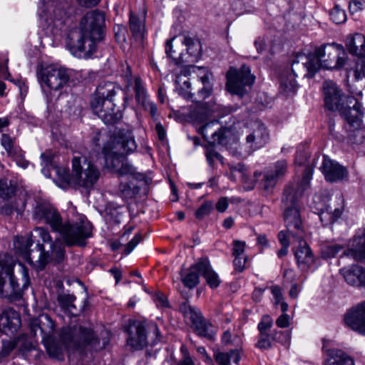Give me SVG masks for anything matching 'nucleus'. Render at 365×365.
<instances>
[{
	"mask_svg": "<svg viewBox=\"0 0 365 365\" xmlns=\"http://www.w3.org/2000/svg\"><path fill=\"white\" fill-rule=\"evenodd\" d=\"M292 73L286 77H282L280 79L281 88L287 95L294 94L297 89V83L295 80L297 75L293 69H292Z\"/></svg>",
	"mask_w": 365,
	"mask_h": 365,
	"instance_id": "nucleus-39",
	"label": "nucleus"
},
{
	"mask_svg": "<svg viewBox=\"0 0 365 365\" xmlns=\"http://www.w3.org/2000/svg\"><path fill=\"white\" fill-rule=\"evenodd\" d=\"M291 338L289 331L273 330L272 332H259L255 346L262 350L269 349L272 347V341L281 344L287 342Z\"/></svg>",
	"mask_w": 365,
	"mask_h": 365,
	"instance_id": "nucleus-22",
	"label": "nucleus"
},
{
	"mask_svg": "<svg viewBox=\"0 0 365 365\" xmlns=\"http://www.w3.org/2000/svg\"><path fill=\"white\" fill-rule=\"evenodd\" d=\"M21 325V317L18 312L11 307L0 310V331L10 335L17 332Z\"/></svg>",
	"mask_w": 365,
	"mask_h": 365,
	"instance_id": "nucleus-21",
	"label": "nucleus"
},
{
	"mask_svg": "<svg viewBox=\"0 0 365 365\" xmlns=\"http://www.w3.org/2000/svg\"><path fill=\"white\" fill-rule=\"evenodd\" d=\"M34 230L38 234V237L41 239L43 242L50 243V245L53 243L52 241V237L47 229L38 227H36Z\"/></svg>",
	"mask_w": 365,
	"mask_h": 365,
	"instance_id": "nucleus-62",
	"label": "nucleus"
},
{
	"mask_svg": "<svg viewBox=\"0 0 365 365\" xmlns=\"http://www.w3.org/2000/svg\"><path fill=\"white\" fill-rule=\"evenodd\" d=\"M324 365H355L353 359L341 349H329Z\"/></svg>",
	"mask_w": 365,
	"mask_h": 365,
	"instance_id": "nucleus-32",
	"label": "nucleus"
},
{
	"mask_svg": "<svg viewBox=\"0 0 365 365\" xmlns=\"http://www.w3.org/2000/svg\"><path fill=\"white\" fill-rule=\"evenodd\" d=\"M138 148L133 132L119 129L115 131L102 148L105 167L120 176L136 178V169L127 163V156L133 153Z\"/></svg>",
	"mask_w": 365,
	"mask_h": 365,
	"instance_id": "nucleus-3",
	"label": "nucleus"
},
{
	"mask_svg": "<svg viewBox=\"0 0 365 365\" xmlns=\"http://www.w3.org/2000/svg\"><path fill=\"white\" fill-rule=\"evenodd\" d=\"M129 29L135 38L142 39L145 29V18L140 17L138 14L133 11H130Z\"/></svg>",
	"mask_w": 365,
	"mask_h": 365,
	"instance_id": "nucleus-34",
	"label": "nucleus"
},
{
	"mask_svg": "<svg viewBox=\"0 0 365 365\" xmlns=\"http://www.w3.org/2000/svg\"><path fill=\"white\" fill-rule=\"evenodd\" d=\"M319 216L324 226H327L329 225L334 223V221L332 220L331 214L327 209V205L324 206L323 209H322Z\"/></svg>",
	"mask_w": 365,
	"mask_h": 365,
	"instance_id": "nucleus-63",
	"label": "nucleus"
},
{
	"mask_svg": "<svg viewBox=\"0 0 365 365\" xmlns=\"http://www.w3.org/2000/svg\"><path fill=\"white\" fill-rule=\"evenodd\" d=\"M63 242H64L63 241ZM65 246H67L65 243H62L59 240H55L53 243L50 245L51 255H49L56 263H61L66 257V249Z\"/></svg>",
	"mask_w": 365,
	"mask_h": 365,
	"instance_id": "nucleus-41",
	"label": "nucleus"
},
{
	"mask_svg": "<svg viewBox=\"0 0 365 365\" xmlns=\"http://www.w3.org/2000/svg\"><path fill=\"white\" fill-rule=\"evenodd\" d=\"M153 331L157 339L154 341H159L158 336L160 334L159 328L156 324H148L144 321L132 320L129 322L128 326L125 329L128 334L127 345L133 350H142L148 344V331Z\"/></svg>",
	"mask_w": 365,
	"mask_h": 365,
	"instance_id": "nucleus-9",
	"label": "nucleus"
},
{
	"mask_svg": "<svg viewBox=\"0 0 365 365\" xmlns=\"http://www.w3.org/2000/svg\"><path fill=\"white\" fill-rule=\"evenodd\" d=\"M352 245L349 250L351 255L356 261L365 262V228L354 236Z\"/></svg>",
	"mask_w": 365,
	"mask_h": 365,
	"instance_id": "nucleus-31",
	"label": "nucleus"
},
{
	"mask_svg": "<svg viewBox=\"0 0 365 365\" xmlns=\"http://www.w3.org/2000/svg\"><path fill=\"white\" fill-rule=\"evenodd\" d=\"M14 267L12 264L0 267V295L11 302L21 299L31 285L29 269L24 264H19L21 284L14 275Z\"/></svg>",
	"mask_w": 365,
	"mask_h": 365,
	"instance_id": "nucleus-7",
	"label": "nucleus"
},
{
	"mask_svg": "<svg viewBox=\"0 0 365 365\" xmlns=\"http://www.w3.org/2000/svg\"><path fill=\"white\" fill-rule=\"evenodd\" d=\"M273 319L268 315L264 314L262 317L260 322L257 324V330L259 332L265 331L270 332L273 326Z\"/></svg>",
	"mask_w": 365,
	"mask_h": 365,
	"instance_id": "nucleus-56",
	"label": "nucleus"
},
{
	"mask_svg": "<svg viewBox=\"0 0 365 365\" xmlns=\"http://www.w3.org/2000/svg\"><path fill=\"white\" fill-rule=\"evenodd\" d=\"M17 346L18 341L16 339H3L0 349V363L7 361Z\"/></svg>",
	"mask_w": 365,
	"mask_h": 365,
	"instance_id": "nucleus-40",
	"label": "nucleus"
},
{
	"mask_svg": "<svg viewBox=\"0 0 365 365\" xmlns=\"http://www.w3.org/2000/svg\"><path fill=\"white\" fill-rule=\"evenodd\" d=\"M213 210V203L211 201H205L202 204L195 212L197 219L202 220L205 216L210 214Z\"/></svg>",
	"mask_w": 365,
	"mask_h": 365,
	"instance_id": "nucleus-53",
	"label": "nucleus"
},
{
	"mask_svg": "<svg viewBox=\"0 0 365 365\" xmlns=\"http://www.w3.org/2000/svg\"><path fill=\"white\" fill-rule=\"evenodd\" d=\"M198 268L201 276L205 279L207 286L215 289L220 287L222 281L217 273L212 269L207 257L198 259Z\"/></svg>",
	"mask_w": 365,
	"mask_h": 365,
	"instance_id": "nucleus-25",
	"label": "nucleus"
},
{
	"mask_svg": "<svg viewBox=\"0 0 365 365\" xmlns=\"http://www.w3.org/2000/svg\"><path fill=\"white\" fill-rule=\"evenodd\" d=\"M37 78L41 86L58 91L68 83L70 75L65 68L49 65L37 71Z\"/></svg>",
	"mask_w": 365,
	"mask_h": 365,
	"instance_id": "nucleus-12",
	"label": "nucleus"
},
{
	"mask_svg": "<svg viewBox=\"0 0 365 365\" xmlns=\"http://www.w3.org/2000/svg\"><path fill=\"white\" fill-rule=\"evenodd\" d=\"M144 110L149 112L153 120H157L158 108L155 103L151 101H145L143 103Z\"/></svg>",
	"mask_w": 365,
	"mask_h": 365,
	"instance_id": "nucleus-64",
	"label": "nucleus"
},
{
	"mask_svg": "<svg viewBox=\"0 0 365 365\" xmlns=\"http://www.w3.org/2000/svg\"><path fill=\"white\" fill-rule=\"evenodd\" d=\"M33 218L38 222L48 225L51 230L58 232L67 247H86L92 237L93 226L88 220L63 222L58 210L46 202L37 204L33 212Z\"/></svg>",
	"mask_w": 365,
	"mask_h": 365,
	"instance_id": "nucleus-1",
	"label": "nucleus"
},
{
	"mask_svg": "<svg viewBox=\"0 0 365 365\" xmlns=\"http://www.w3.org/2000/svg\"><path fill=\"white\" fill-rule=\"evenodd\" d=\"M141 240L142 236L140 233L135 234L133 238L126 245H125L123 254L125 255H129L134 250V248L139 244Z\"/></svg>",
	"mask_w": 365,
	"mask_h": 365,
	"instance_id": "nucleus-61",
	"label": "nucleus"
},
{
	"mask_svg": "<svg viewBox=\"0 0 365 365\" xmlns=\"http://www.w3.org/2000/svg\"><path fill=\"white\" fill-rule=\"evenodd\" d=\"M303 190L298 183L287 185L284 190L282 203L284 207L298 206V200L302 196Z\"/></svg>",
	"mask_w": 365,
	"mask_h": 365,
	"instance_id": "nucleus-27",
	"label": "nucleus"
},
{
	"mask_svg": "<svg viewBox=\"0 0 365 365\" xmlns=\"http://www.w3.org/2000/svg\"><path fill=\"white\" fill-rule=\"evenodd\" d=\"M269 140V133L262 123H259L256 128L246 137V145L249 152L262 148Z\"/></svg>",
	"mask_w": 365,
	"mask_h": 365,
	"instance_id": "nucleus-24",
	"label": "nucleus"
},
{
	"mask_svg": "<svg viewBox=\"0 0 365 365\" xmlns=\"http://www.w3.org/2000/svg\"><path fill=\"white\" fill-rule=\"evenodd\" d=\"M15 339L18 341L19 351L23 356L27 357L30 352L36 350V345L31 341L21 337Z\"/></svg>",
	"mask_w": 365,
	"mask_h": 365,
	"instance_id": "nucleus-47",
	"label": "nucleus"
},
{
	"mask_svg": "<svg viewBox=\"0 0 365 365\" xmlns=\"http://www.w3.org/2000/svg\"><path fill=\"white\" fill-rule=\"evenodd\" d=\"M231 131L227 128H220L212 132L211 140H206L207 144L205 145V155L209 166L212 169L216 168V161L223 164L224 158L215 148V145H227L229 143V137Z\"/></svg>",
	"mask_w": 365,
	"mask_h": 365,
	"instance_id": "nucleus-13",
	"label": "nucleus"
},
{
	"mask_svg": "<svg viewBox=\"0 0 365 365\" xmlns=\"http://www.w3.org/2000/svg\"><path fill=\"white\" fill-rule=\"evenodd\" d=\"M153 300L158 307L168 308L170 304L167 297L161 292H158L153 297Z\"/></svg>",
	"mask_w": 365,
	"mask_h": 365,
	"instance_id": "nucleus-59",
	"label": "nucleus"
},
{
	"mask_svg": "<svg viewBox=\"0 0 365 365\" xmlns=\"http://www.w3.org/2000/svg\"><path fill=\"white\" fill-rule=\"evenodd\" d=\"M355 61V76L359 78L361 76H364L365 71V56H357Z\"/></svg>",
	"mask_w": 365,
	"mask_h": 365,
	"instance_id": "nucleus-57",
	"label": "nucleus"
},
{
	"mask_svg": "<svg viewBox=\"0 0 365 365\" xmlns=\"http://www.w3.org/2000/svg\"><path fill=\"white\" fill-rule=\"evenodd\" d=\"M76 300V296L71 294H63L59 295L58 297V301L61 307L69 311L73 315L78 314L73 312V310H76V307L74 304V302Z\"/></svg>",
	"mask_w": 365,
	"mask_h": 365,
	"instance_id": "nucleus-45",
	"label": "nucleus"
},
{
	"mask_svg": "<svg viewBox=\"0 0 365 365\" xmlns=\"http://www.w3.org/2000/svg\"><path fill=\"white\" fill-rule=\"evenodd\" d=\"M343 201L344 200L341 195H336L334 198V202L338 204V207H336L335 205H333L331 202L329 204H327V209L331 214L334 222L337 221L343 213Z\"/></svg>",
	"mask_w": 365,
	"mask_h": 365,
	"instance_id": "nucleus-43",
	"label": "nucleus"
},
{
	"mask_svg": "<svg viewBox=\"0 0 365 365\" xmlns=\"http://www.w3.org/2000/svg\"><path fill=\"white\" fill-rule=\"evenodd\" d=\"M33 244V240L29 237L16 236L14 238L13 245L16 252L23 258L28 255V251Z\"/></svg>",
	"mask_w": 365,
	"mask_h": 365,
	"instance_id": "nucleus-38",
	"label": "nucleus"
},
{
	"mask_svg": "<svg viewBox=\"0 0 365 365\" xmlns=\"http://www.w3.org/2000/svg\"><path fill=\"white\" fill-rule=\"evenodd\" d=\"M255 79L250 68L243 64L239 69L230 68L227 73L226 87L230 93L242 97L247 93L245 87L251 86Z\"/></svg>",
	"mask_w": 365,
	"mask_h": 365,
	"instance_id": "nucleus-11",
	"label": "nucleus"
},
{
	"mask_svg": "<svg viewBox=\"0 0 365 365\" xmlns=\"http://www.w3.org/2000/svg\"><path fill=\"white\" fill-rule=\"evenodd\" d=\"M212 114L211 110L208 105L205 103H200L196 105L195 107L190 112L191 118L199 123H204L199 128V133L202 135L205 140L208 139L210 134V129L217 123L216 121L210 120L206 123L209 120ZM212 133L210 132V134Z\"/></svg>",
	"mask_w": 365,
	"mask_h": 365,
	"instance_id": "nucleus-18",
	"label": "nucleus"
},
{
	"mask_svg": "<svg viewBox=\"0 0 365 365\" xmlns=\"http://www.w3.org/2000/svg\"><path fill=\"white\" fill-rule=\"evenodd\" d=\"M127 95L121 87L110 81L98 84L91 100V108L107 125H114L123 118Z\"/></svg>",
	"mask_w": 365,
	"mask_h": 365,
	"instance_id": "nucleus-4",
	"label": "nucleus"
},
{
	"mask_svg": "<svg viewBox=\"0 0 365 365\" xmlns=\"http://www.w3.org/2000/svg\"><path fill=\"white\" fill-rule=\"evenodd\" d=\"M343 275L346 282L352 286L365 285V269L361 266H351L349 269L344 270Z\"/></svg>",
	"mask_w": 365,
	"mask_h": 365,
	"instance_id": "nucleus-29",
	"label": "nucleus"
},
{
	"mask_svg": "<svg viewBox=\"0 0 365 365\" xmlns=\"http://www.w3.org/2000/svg\"><path fill=\"white\" fill-rule=\"evenodd\" d=\"M344 320L351 329L365 336V300L349 309Z\"/></svg>",
	"mask_w": 365,
	"mask_h": 365,
	"instance_id": "nucleus-19",
	"label": "nucleus"
},
{
	"mask_svg": "<svg viewBox=\"0 0 365 365\" xmlns=\"http://www.w3.org/2000/svg\"><path fill=\"white\" fill-rule=\"evenodd\" d=\"M105 37V15L98 9L86 12L81 18L78 29L71 31L66 47L75 56L82 54L90 58L97 51V45Z\"/></svg>",
	"mask_w": 365,
	"mask_h": 365,
	"instance_id": "nucleus-2",
	"label": "nucleus"
},
{
	"mask_svg": "<svg viewBox=\"0 0 365 365\" xmlns=\"http://www.w3.org/2000/svg\"><path fill=\"white\" fill-rule=\"evenodd\" d=\"M48 354L58 359H60L63 356V349L62 346H58L56 343H53L52 344L48 346L47 347Z\"/></svg>",
	"mask_w": 365,
	"mask_h": 365,
	"instance_id": "nucleus-58",
	"label": "nucleus"
},
{
	"mask_svg": "<svg viewBox=\"0 0 365 365\" xmlns=\"http://www.w3.org/2000/svg\"><path fill=\"white\" fill-rule=\"evenodd\" d=\"M279 180L284 178L287 173V162L285 160H279L272 166L267 169Z\"/></svg>",
	"mask_w": 365,
	"mask_h": 365,
	"instance_id": "nucleus-46",
	"label": "nucleus"
},
{
	"mask_svg": "<svg viewBox=\"0 0 365 365\" xmlns=\"http://www.w3.org/2000/svg\"><path fill=\"white\" fill-rule=\"evenodd\" d=\"M262 178L259 180V186L264 191L269 192L275 187L278 180L267 169L260 173Z\"/></svg>",
	"mask_w": 365,
	"mask_h": 365,
	"instance_id": "nucleus-42",
	"label": "nucleus"
},
{
	"mask_svg": "<svg viewBox=\"0 0 365 365\" xmlns=\"http://www.w3.org/2000/svg\"><path fill=\"white\" fill-rule=\"evenodd\" d=\"M43 320H41L38 324H34L31 328L34 334L37 329H40L43 339L52 335L55 329V324L48 314L43 316Z\"/></svg>",
	"mask_w": 365,
	"mask_h": 365,
	"instance_id": "nucleus-37",
	"label": "nucleus"
},
{
	"mask_svg": "<svg viewBox=\"0 0 365 365\" xmlns=\"http://www.w3.org/2000/svg\"><path fill=\"white\" fill-rule=\"evenodd\" d=\"M232 256L233 257H240L245 256V249L246 246V243L244 241L240 240H234L232 242Z\"/></svg>",
	"mask_w": 365,
	"mask_h": 365,
	"instance_id": "nucleus-60",
	"label": "nucleus"
},
{
	"mask_svg": "<svg viewBox=\"0 0 365 365\" xmlns=\"http://www.w3.org/2000/svg\"><path fill=\"white\" fill-rule=\"evenodd\" d=\"M343 246L338 244H332L324 246L322 249V256L324 259H331L334 257L339 252L343 250Z\"/></svg>",
	"mask_w": 365,
	"mask_h": 365,
	"instance_id": "nucleus-50",
	"label": "nucleus"
},
{
	"mask_svg": "<svg viewBox=\"0 0 365 365\" xmlns=\"http://www.w3.org/2000/svg\"><path fill=\"white\" fill-rule=\"evenodd\" d=\"M214 356L218 365H231V361L237 365L241 359L238 349H231L227 352H218L215 354Z\"/></svg>",
	"mask_w": 365,
	"mask_h": 365,
	"instance_id": "nucleus-36",
	"label": "nucleus"
},
{
	"mask_svg": "<svg viewBox=\"0 0 365 365\" xmlns=\"http://www.w3.org/2000/svg\"><path fill=\"white\" fill-rule=\"evenodd\" d=\"M100 176L98 169L86 158L74 157L72 160V178L78 186L89 189Z\"/></svg>",
	"mask_w": 365,
	"mask_h": 365,
	"instance_id": "nucleus-10",
	"label": "nucleus"
},
{
	"mask_svg": "<svg viewBox=\"0 0 365 365\" xmlns=\"http://www.w3.org/2000/svg\"><path fill=\"white\" fill-rule=\"evenodd\" d=\"M58 336L67 350L83 351L88 347L96 348L100 343L98 336L92 329L82 326L63 327Z\"/></svg>",
	"mask_w": 365,
	"mask_h": 365,
	"instance_id": "nucleus-8",
	"label": "nucleus"
},
{
	"mask_svg": "<svg viewBox=\"0 0 365 365\" xmlns=\"http://www.w3.org/2000/svg\"><path fill=\"white\" fill-rule=\"evenodd\" d=\"M345 46L350 54L365 56V36L363 34L356 33L348 35Z\"/></svg>",
	"mask_w": 365,
	"mask_h": 365,
	"instance_id": "nucleus-26",
	"label": "nucleus"
},
{
	"mask_svg": "<svg viewBox=\"0 0 365 365\" xmlns=\"http://www.w3.org/2000/svg\"><path fill=\"white\" fill-rule=\"evenodd\" d=\"M134 92L135 98L138 102H142L143 103L146 101V91L143 87L140 78H136L135 79Z\"/></svg>",
	"mask_w": 365,
	"mask_h": 365,
	"instance_id": "nucleus-52",
	"label": "nucleus"
},
{
	"mask_svg": "<svg viewBox=\"0 0 365 365\" xmlns=\"http://www.w3.org/2000/svg\"><path fill=\"white\" fill-rule=\"evenodd\" d=\"M190 327L197 336L215 341L217 329L210 320L204 317L200 310L190 320Z\"/></svg>",
	"mask_w": 365,
	"mask_h": 365,
	"instance_id": "nucleus-15",
	"label": "nucleus"
},
{
	"mask_svg": "<svg viewBox=\"0 0 365 365\" xmlns=\"http://www.w3.org/2000/svg\"><path fill=\"white\" fill-rule=\"evenodd\" d=\"M182 43L186 46L187 51V53H184L185 63L197 61L201 55V44L200 41L190 36H185Z\"/></svg>",
	"mask_w": 365,
	"mask_h": 365,
	"instance_id": "nucleus-30",
	"label": "nucleus"
},
{
	"mask_svg": "<svg viewBox=\"0 0 365 365\" xmlns=\"http://www.w3.org/2000/svg\"><path fill=\"white\" fill-rule=\"evenodd\" d=\"M330 19L336 24H343L346 21V14L344 9L335 4L329 13Z\"/></svg>",
	"mask_w": 365,
	"mask_h": 365,
	"instance_id": "nucleus-48",
	"label": "nucleus"
},
{
	"mask_svg": "<svg viewBox=\"0 0 365 365\" xmlns=\"http://www.w3.org/2000/svg\"><path fill=\"white\" fill-rule=\"evenodd\" d=\"M16 192V186L11 181L0 180V199L9 200Z\"/></svg>",
	"mask_w": 365,
	"mask_h": 365,
	"instance_id": "nucleus-44",
	"label": "nucleus"
},
{
	"mask_svg": "<svg viewBox=\"0 0 365 365\" xmlns=\"http://www.w3.org/2000/svg\"><path fill=\"white\" fill-rule=\"evenodd\" d=\"M284 220L287 231L293 238L304 237V225L298 206L284 207Z\"/></svg>",
	"mask_w": 365,
	"mask_h": 365,
	"instance_id": "nucleus-14",
	"label": "nucleus"
},
{
	"mask_svg": "<svg viewBox=\"0 0 365 365\" xmlns=\"http://www.w3.org/2000/svg\"><path fill=\"white\" fill-rule=\"evenodd\" d=\"M49 257L48 251H46L43 244L38 242L34 248L29 249L24 259L37 270L42 271L48 263Z\"/></svg>",
	"mask_w": 365,
	"mask_h": 365,
	"instance_id": "nucleus-23",
	"label": "nucleus"
},
{
	"mask_svg": "<svg viewBox=\"0 0 365 365\" xmlns=\"http://www.w3.org/2000/svg\"><path fill=\"white\" fill-rule=\"evenodd\" d=\"M305 58L307 61L303 65L307 73L304 76L312 78L320 68L339 70L344 68L348 56L342 45L333 43L316 47L314 52H309Z\"/></svg>",
	"mask_w": 365,
	"mask_h": 365,
	"instance_id": "nucleus-6",
	"label": "nucleus"
},
{
	"mask_svg": "<svg viewBox=\"0 0 365 365\" xmlns=\"http://www.w3.org/2000/svg\"><path fill=\"white\" fill-rule=\"evenodd\" d=\"M320 170L324 175V179L329 182H341L348 177V170L346 167L338 162L324 156Z\"/></svg>",
	"mask_w": 365,
	"mask_h": 365,
	"instance_id": "nucleus-17",
	"label": "nucleus"
},
{
	"mask_svg": "<svg viewBox=\"0 0 365 365\" xmlns=\"http://www.w3.org/2000/svg\"><path fill=\"white\" fill-rule=\"evenodd\" d=\"M179 310L182 314L184 318L189 321L200 311L199 309L191 307L187 301L180 304Z\"/></svg>",
	"mask_w": 365,
	"mask_h": 365,
	"instance_id": "nucleus-51",
	"label": "nucleus"
},
{
	"mask_svg": "<svg viewBox=\"0 0 365 365\" xmlns=\"http://www.w3.org/2000/svg\"><path fill=\"white\" fill-rule=\"evenodd\" d=\"M198 259L195 264H192L187 269V272L182 276V282L183 285L192 289L200 283V269L198 268Z\"/></svg>",
	"mask_w": 365,
	"mask_h": 365,
	"instance_id": "nucleus-35",
	"label": "nucleus"
},
{
	"mask_svg": "<svg viewBox=\"0 0 365 365\" xmlns=\"http://www.w3.org/2000/svg\"><path fill=\"white\" fill-rule=\"evenodd\" d=\"M200 79L203 87L199 90L198 94L202 98L205 99L211 95L212 91V85L210 82V78L208 73L203 75Z\"/></svg>",
	"mask_w": 365,
	"mask_h": 365,
	"instance_id": "nucleus-49",
	"label": "nucleus"
},
{
	"mask_svg": "<svg viewBox=\"0 0 365 365\" xmlns=\"http://www.w3.org/2000/svg\"><path fill=\"white\" fill-rule=\"evenodd\" d=\"M298 245L292 247V251L298 268L302 272L308 271L314 264V255L307 242L302 238H296Z\"/></svg>",
	"mask_w": 365,
	"mask_h": 365,
	"instance_id": "nucleus-16",
	"label": "nucleus"
},
{
	"mask_svg": "<svg viewBox=\"0 0 365 365\" xmlns=\"http://www.w3.org/2000/svg\"><path fill=\"white\" fill-rule=\"evenodd\" d=\"M1 143L7 152L8 155L19 148V146L15 145V139L6 133H3L1 135Z\"/></svg>",
	"mask_w": 365,
	"mask_h": 365,
	"instance_id": "nucleus-54",
	"label": "nucleus"
},
{
	"mask_svg": "<svg viewBox=\"0 0 365 365\" xmlns=\"http://www.w3.org/2000/svg\"><path fill=\"white\" fill-rule=\"evenodd\" d=\"M322 93L326 109L339 112L344 120L358 125L359 118L361 115L359 110L362 108V103L357 98L346 95L339 86L331 80H325L323 82Z\"/></svg>",
	"mask_w": 365,
	"mask_h": 365,
	"instance_id": "nucleus-5",
	"label": "nucleus"
},
{
	"mask_svg": "<svg viewBox=\"0 0 365 365\" xmlns=\"http://www.w3.org/2000/svg\"><path fill=\"white\" fill-rule=\"evenodd\" d=\"M9 156L11 157L19 166L23 168L28 167L29 161L25 159L24 152L20 147L9 154Z\"/></svg>",
	"mask_w": 365,
	"mask_h": 365,
	"instance_id": "nucleus-55",
	"label": "nucleus"
},
{
	"mask_svg": "<svg viewBox=\"0 0 365 365\" xmlns=\"http://www.w3.org/2000/svg\"><path fill=\"white\" fill-rule=\"evenodd\" d=\"M359 113L361 114L359 116V122L357 123L358 125H352L349 120H344L349 126L350 133L348 136V142L352 145H361L365 140L364 131L362 130L363 118L364 113L362 108L359 110Z\"/></svg>",
	"mask_w": 365,
	"mask_h": 365,
	"instance_id": "nucleus-28",
	"label": "nucleus"
},
{
	"mask_svg": "<svg viewBox=\"0 0 365 365\" xmlns=\"http://www.w3.org/2000/svg\"><path fill=\"white\" fill-rule=\"evenodd\" d=\"M174 40L175 38H172L165 42V51L167 57L170 58L176 66L185 64V54L182 53V49L179 46L173 44Z\"/></svg>",
	"mask_w": 365,
	"mask_h": 365,
	"instance_id": "nucleus-33",
	"label": "nucleus"
},
{
	"mask_svg": "<svg viewBox=\"0 0 365 365\" xmlns=\"http://www.w3.org/2000/svg\"><path fill=\"white\" fill-rule=\"evenodd\" d=\"M145 174H138L136 178H125L118 186V195L125 200L135 198L140 192L143 185H147Z\"/></svg>",
	"mask_w": 365,
	"mask_h": 365,
	"instance_id": "nucleus-20",
	"label": "nucleus"
}]
</instances>
